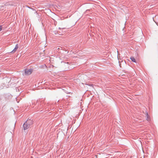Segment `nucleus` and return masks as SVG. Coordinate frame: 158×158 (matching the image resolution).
I'll return each instance as SVG.
<instances>
[{"instance_id": "f257e3e1", "label": "nucleus", "mask_w": 158, "mask_h": 158, "mask_svg": "<svg viewBox=\"0 0 158 158\" xmlns=\"http://www.w3.org/2000/svg\"><path fill=\"white\" fill-rule=\"evenodd\" d=\"M33 123V122L32 120L31 119H28L27 120L23 125L24 130H26L29 128L27 126V124H29V125H32Z\"/></svg>"}, {"instance_id": "f03ea898", "label": "nucleus", "mask_w": 158, "mask_h": 158, "mask_svg": "<svg viewBox=\"0 0 158 158\" xmlns=\"http://www.w3.org/2000/svg\"><path fill=\"white\" fill-rule=\"evenodd\" d=\"M32 72V70L31 69H27L25 70V74L27 75L31 74Z\"/></svg>"}, {"instance_id": "7ed1b4c3", "label": "nucleus", "mask_w": 158, "mask_h": 158, "mask_svg": "<svg viewBox=\"0 0 158 158\" xmlns=\"http://www.w3.org/2000/svg\"><path fill=\"white\" fill-rule=\"evenodd\" d=\"M18 46L17 44L16 45L15 48L14 49V50L12 51V52H15L16 50L18 49Z\"/></svg>"}, {"instance_id": "20e7f679", "label": "nucleus", "mask_w": 158, "mask_h": 158, "mask_svg": "<svg viewBox=\"0 0 158 158\" xmlns=\"http://www.w3.org/2000/svg\"><path fill=\"white\" fill-rule=\"evenodd\" d=\"M130 59L132 61L135 63L136 62L135 60L133 57H131Z\"/></svg>"}, {"instance_id": "39448f33", "label": "nucleus", "mask_w": 158, "mask_h": 158, "mask_svg": "<svg viewBox=\"0 0 158 158\" xmlns=\"http://www.w3.org/2000/svg\"><path fill=\"white\" fill-rule=\"evenodd\" d=\"M27 126L28 127H30V126L31 125H29V124H27Z\"/></svg>"}, {"instance_id": "423d86ee", "label": "nucleus", "mask_w": 158, "mask_h": 158, "mask_svg": "<svg viewBox=\"0 0 158 158\" xmlns=\"http://www.w3.org/2000/svg\"><path fill=\"white\" fill-rule=\"evenodd\" d=\"M2 28L1 26H0V31H1Z\"/></svg>"}]
</instances>
